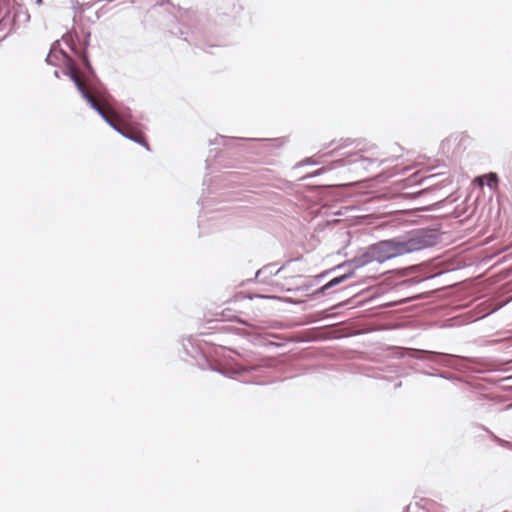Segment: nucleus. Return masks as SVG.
Instances as JSON below:
<instances>
[{"mask_svg":"<svg viewBox=\"0 0 512 512\" xmlns=\"http://www.w3.org/2000/svg\"><path fill=\"white\" fill-rule=\"evenodd\" d=\"M71 77L78 90L86 101L95 109L103 119L123 136L145 146L148 144L140 126L130 121V116L125 112H118L107 97H96L86 87L75 68L71 69Z\"/></svg>","mask_w":512,"mask_h":512,"instance_id":"obj_1","label":"nucleus"},{"mask_svg":"<svg viewBox=\"0 0 512 512\" xmlns=\"http://www.w3.org/2000/svg\"><path fill=\"white\" fill-rule=\"evenodd\" d=\"M479 185L482 187L484 184H487L489 187H494L497 185L498 178L496 174L490 173L488 175H484L477 179Z\"/></svg>","mask_w":512,"mask_h":512,"instance_id":"obj_3","label":"nucleus"},{"mask_svg":"<svg viewBox=\"0 0 512 512\" xmlns=\"http://www.w3.org/2000/svg\"><path fill=\"white\" fill-rule=\"evenodd\" d=\"M429 246L427 238L419 233L412 235L405 240H387L372 245L362 255L363 264L369 262H385L389 259L422 250Z\"/></svg>","mask_w":512,"mask_h":512,"instance_id":"obj_2","label":"nucleus"},{"mask_svg":"<svg viewBox=\"0 0 512 512\" xmlns=\"http://www.w3.org/2000/svg\"><path fill=\"white\" fill-rule=\"evenodd\" d=\"M349 277V275H342L340 277H336L332 280H330L326 285H325V288H331V287H334L335 285H338L339 283L343 282L344 280H346L347 278Z\"/></svg>","mask_w":512,"mask_h":512,"instance_id":"obj_4","label":"nucleus"},{"mask_svg":"<svg viewBox=\"0 0 512 512\" xmlns=\"http://www.w3.org/2000/svg\"><path fill=\"white\" fill-rule=\"evenodd\" d=\"M38 2H41V0H38Z\"/></svg>","mask_w":512,"mask_h":512,"instance_id":"obj_5","label":"nucleus"}]
</instances>
